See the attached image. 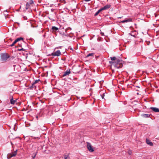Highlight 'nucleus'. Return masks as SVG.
<instances>
[{"label": "nucleus", "mask_w": 159, "mask_h": 159, "mask_svg": "<svg viewBox=\"0 0 159 159\" xmlns=\"http://www.w3.org/2000/svg\"><path fill=\"white\" fill-rule=\"evenodd\" d=\"M36 154H37V153H36V154H35V155H34V156L33 157V158H34L35 157V156H36Z\"/></svg>", "instance_id": "29"}, {"label": "nucleus", "mask_w": 159, "mask_h": 159, "mask_svg": "<svg viewBox=\"0 0 159 159\" xmlns=\"http://www.w3.org/2000/svg\"><path fill=\"white\" fill-rule=\"evenodd\" d=\"M111 6L109 4H107L104 7L102 8L101 9L102 10H105L108 9L110 8L111 7Z\"/></svg>", "instance_id": "8"}, {"label": "nucleus", "mask_w": 159, "mask_h": 159, "mask_svg": "<svg viewBox=\"0 0 159 159\" xmlns=\"http://www.w3.org/2000/svg\"><path fill=\"white\" fill-rule=\"evenodd\" d=\"M53 31H55L58 30V28L55 27V26H53L52 28Z\"/></svg>", "instance_id": "13"}, {"label": "nucleus", "mask_w": 159, "mask_h": 159, "mask_svg": "<svg viewBox=\"0 0 159 159\" xmlns=\"http://www.w3.org/2000/svg\"><path fill=\"white\" fill-rule=\"evenodd\" d=\"M34 3V2L32 0H30L28 2H27L26 4V9L27 10L30 8V6H33Z\"/></svg>", "instance_id": "3"}, {"label": "nucleus", "mask_w": 159, "mask_h": 159, "mask_svg": "<svg viewBox=\"0 0 159 159\" xmlns=\"http://www.w3.org/2000/svg\"><path fill=\"white\" fill-rule=\"evenodd\" d=\"M116 63H117V64H119L120 65V66H116V67L117 68H119L120 67H121L122 65L121 64H120L121 63V60L120 59H116Z\"/></svg>", "instance_id": "7"}, {"label": "nucleus", "mask_w": 159, "mask_h": 159, "mask_svg": "<svg viewBox=\"0 0 159 159\" xmlns=\"http://www.w3.org/2000/svg\"><path fill=\"white\" fill-rule=\"evenodd\" d=\"M141 116L144 118H148L150 117V115L148 114H143L141 115Z\"/></svg>", "instance_id": "11"}, {"label": "nucleus", "mask_w": 159, "mask_h": 159, "mask_svg": "<svg viewBox=\"0 0 159 159\" xmlns=\"http://www.w3.org/2000/svg\"><path fill=\"white\" fill-rule=\"evenodd\" d=\"M101 96H102V98L103 99L104 98L103 94L102 95H101Z\"/></svg>", "instance_id": "31"}, {"label": "nucleus", "mask_w": 159, "mask_h": 159, "mask_svg": "<svg viewBox=\"0 0 159 159\" xmlns=\"http://www.w3.org/2000/svg\"><path fill=\"white\" fill-rule=\"evenodd\" d=\"M24 49L23 48H22L21 49H19V51H21V50H23Z\"/></svg>", "instance_id": "32"}, {"label": "nucleus", "mask_w": 159, "mask_h": 159, "mask_svg": "<svg viewBox=\"0 0 159 159\" xmlns=\"http://www.w3.org/2000/svg\"><path fill=\"white\" fill-rule=\"evenodd\" d=\"M9 58V56L7 53L2 54L1 55V60L3 62L6 61Z\"/></svg>", "instance_id": "1"}, {"label": "nucleus", "mask_w": 159, "mask_h": 159, "mask_svg": "<svg viewBox=\"0 0 159 159\" xmlns=\"http://www.w3.org/2000/svg\"><path fill=\"white\" fill-rule=\"evenodd\" d=\"M91 0H84V1L85 2H89Z\"/></svg>", "instance_id": "30"}, {"label": "nucleus", "mask_w": 159, "mask_h": 159, "mask_svg": "<svg viewBox=\"0 0 159 159\" xmlns=\"http://www.w3.org/2000/svg\"><path fill=\"white\" fill-rule=\"evenodd\" d=\"M61 35L62 38L63 39H66V37H69V36L68 34H66L64 33H63V34H61Z\"/></svg>", "instance_id": "10"}, {"label": "nucleus", "mask_w": 159, "mask_h": 159, "mask_svg": "<svg viewBox=\"0 0 159 159\" xmlns=\"http://www.w3.org/2000/svg\"><path fill=\"white\" fill-rule=\"evenodd\" d=\"M101 34H102V35H103V34H104V33H101Z\"/></svg>", "instance_id": "33"}, {"label": "nucleus", "mask_w": 159, "mask_h": 159, "mask_svg": "<svg viewBox=\"0 0 159 159\" xmlns=\"http://www.w3.org/2000/svg\"><path fill=\"white\" fill-rule=\"evenodd\" d=\"M36 88V86L33 83L32 84V86L30 87V88L32 89H35Z\"/></svg>", "instance_id": "17"}, {"label": "nucleus", "mask_w": 159, "mask_h": 159, "mask_svg": "<svg viewBox=\"0 0 159 159\" xmlns=\"http://www.w3.org/2000/svg\"><path fill=\"white\" fill-rule=\"evenodd\" d=\"M112 62H111V61H109V63H111Z\"/></svg>", "instance_id": "34"}, {"label": "nucleus", "mask_w": 159, "mask_h": 159, "mask_svg": "<svg viewBox=\"0 0 159 159\" xmlns=\"http://www.w3.org/2000/svg\"><path fill=\"white\" fill-rule=\"evenodd\" d=\"M128 153L130 155L132 154V151L131 150H129L128 151Z\"/></svg>", "instance_id": "23"}, {"label": "nucleus", "mask_w": 159, "mask_h": 159, "mask_svg": "<svg viewBox=\"0 0 159 159\" xmlns=\"http://www.w3.org/2000/svg\"><path fill=\"white\" fill-rule=\"evenodd\" d=\"M17 150H16L14 151L13 152H12L11 153H8L7 156V158L8 159H9L12 157L15 156L17 154Z\"/></svg>", "instance_id": "2"}, {"label": "nucleus", "mask_w": 159, "mask_h": 159, "mask_svg": "<svg viewBox=\"0 0 159 159\" xmlns=\"http://www.w3.org/2000/svg\"><path fill=\"white\" fill-rule=\"evenodd\" d=\"M146 143H147V144L150 146H152L153 145V143H152L151 142V141H150L149 140H148V139H146Z\"/></svg>", "instance_id": "12"}, {"label": "nucleus", "mask_w": 159, "mask_h": 159, "mask_svg": "<svg viewBox=\"0 0 159 159\" xmlns=\"http://www.w3.org/2000/svg\"><path fill=\"white\" fill-rule=\"evenodd\" d=\"M61 54V52L60 50H58L56 52H53L50 55L54 56H59Z\"/></svg>", "instance_id": "4"}, {"label": "nucleus", "mask_w": 159, "mask_h": 159, "mask_svg": "<svg viewBox=\"0 0 159 159\" xmlns=\"http://www.w3.org/2000/svg\"><path fill=\"white\" fill-rule=\"evenodd\" d=\"M17 41L16 39L12 43V44L10 45V46L11 47H13L14 45L17 43Z\"/></svg>", "instance_id": "19"}, {"label": "nucleus", "mask_w": 159, "mask_h": 159, "mask_svg": "<svg viewBox=\"0 0 159 159\" xmlns=\"http://www.w3.org/2000/svg\"><path fill=\"white\" fill-rule=\"evenodd\" d=\"M61 48V47H56V48H55V49H58V48Z\"/></svg>", "instance_id": "28"}, {"label": "nucleus", "mask_w": 159, "mask_h": 159, "mask_svg": "<svg viewBox=\"0 0 159 159\" xmlns=\"http://www.w3.org/2000/svg\"><path fill=\"white\" fill-rule=\"evenodd\" d=\"M150 109L155 112H159V109L156 107H151Z\"/></svg>", "instance_id": "9"}, {"label": "nucleus", "mask_w": 159, "mask_h": 159, "mask_svg": "<svg viewBox=\"0 0 159 159\" xmlns=\"http://www.w3.org/2000/svg\"><path fill=\"white\" fill-rule=\"evenodd\" d=\"M102 11V10L101 8L97 12H96V13L94 14V16H97L98 14Z\"/></svg>", "instance_id": "15"}, {"label": "nucleus", "mask_w": 159, "mask_h": 159, "mask_svg": "<svg viewBox=\"0 0 159 159\" xmlns=\"http://www.w3.org/2000/svg\"><path fill=\"white\" fill-rule=\"evenodd\" d=\"M16 101V100H13V98H12L10 100V103L11 104H14L15 103Z\"/></svg>", "instance_id": "14"}, {"label": "nucleus", "mask_w": 159, "mask_h": 159, "mask_svg": "<svg viewBox=\"0 0 159 159\" xmlns=\"http://www.w3.org/2000/svg\"><path fill=\"white\" fill-rule=\"evenodd\" d=\"M122 23H124L125 22H127V21L126 20V19H125L124 20H123V21H122L121 22Z\"/></svg>", "instance_id": "27"}, {"label": "nucleus", "mask_w": 159, "mask_h": 159, "mask_svg": "<svg viewBox=\"0 0 159 159\" xmlns=\"http://www.w3.org/2000/svg\"><path fill=\"white\" fill-rule=\"evenodd\" d=\"M39 81H40L39 80H35L34 81V82L33 83L34 84H35L36 83H38V82H39Z\"/></svg>", "instance_id": "21"}, {"label": "nucleus", "mask_w": 159, "mask_h": 159, "mask_svg": "<svg viewBox=\"0 0 159 159\" xmlns=\"http://www.w3.org/2000/svg\"><path fill=\"white\" fill-rule=\"evenodd\" d=\"M71 73L70 69L67 70L66 71L64 72L62 75V76L64 77L67 75H69V74Z\"/></svg>", "instance_id": "6"}, {"label": "nucleus", "mask_w": 159, "mask_h": 159, "mask_svg": "<svg viewBox=\"0 0 159 159\" xmlns=\"http://www.w3.org/2000/svg\"><path fill=\"white\" fill-rule=\"evenodd\" d=\"M87 147L88 150L91 152H93L94 151V150L93 148H92V146L91 143L89 142H87Z\"/></svg>", "instance_id": "5"}, {"label": "nucleus", "mask_w": 159, "mask_h": 159, "mask_svg": "<svg viewBox=\"0 0 159 159\" xmlns=\"http://www.w3.org/2000/svg\"><path fill=\"white\" fill-rule=\"evenodd\" d=\"M23 40V38L22 37L18 38L16 39V40L17 42L20 41V40Z\"/></svg>", "instance_id": "16"}, {"label": "nucleus", "mask_w": 159, "mask_h": 159, "mask_svg": "<svg viewBox=\"0 0 159 159\" xmlns=\"http://www.w3.org/2000/svg\"><path fill=\"white\" fill-rule=\"evenodd\" d=\"M126 20L127 21V22H130L132 21V19L130 18H129L128 19H126Z\"/></svg>", "instance_id": "26"}, {"label": "nucleus", "mask_w": 159, "mask_h": 159, "mask_svg": "<svg viewBox=\"0 0 159 159\" xmlns=\"http://www.w3.org/2000/svg\"><path fill=\"white\" fill-rule=\"evenodd\" d=\"M94 54V53H89L87 55V57H89L91 56H93Z\"/></svg>", "instance_id": "22"}, {"label": "nucleus", "mask_w": 159, "mask_h": 159, "mask_svg": "<svg viewBox=\"0 0 159 159\" xmlns=\"http://www.w3.org/2000/svg\"><path fill=\"white\" fill-rule=\"evenodd\" d=\"M111 59V61H115L116 60V58L115 57H110Z\"/></svg>", "instance_id": "20"}, {"label": "nucleus", "mask_w": 159, "mask_h": 159, "mask_svg": "<svg viewBox=\"0 0 159 159\" xmlns=\"http://www.w3.org/2000/svg\"><path fill=\"white\" fill-rule=\"evenodd\" d=\"M78 81L77 79L76 78H75L73 80V82L75 83H77Z\"/></svg>", "instance_id": "18"}, {"label": "nucleus", "mask_w": 159, "mask_h": 159, "mask_svg": "<svg viewBox=\"0 0 159 159\" xmlns=\"http://www.w3.org/2000/svg\"><path fill=\"white\" fill-rule=\"evenodd\" d=\"M71 30V28H70V27H68L67 28H66L65 30V32L66 33H67V30Z\"/></svg>", "instance_id": "24"}, {"label": "nucleus", "mask_w": 159, "mask_h": 159, "mask_svg": "<svg viewBox=\"0 0 159 159\" xmlns=\"http://www.w3.org/2000/svg\"><path fill=\"white\" fill-rule=\"evenodd\" d=\"M64 158L65 159H70V158L68 156H65L64 157Z\"/></svg>", "instance_id": "25"}]
</instances>
